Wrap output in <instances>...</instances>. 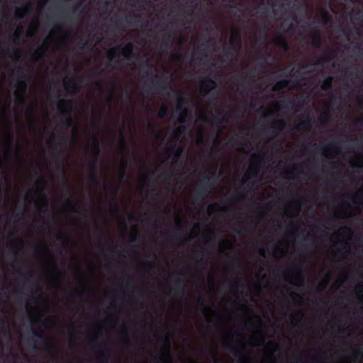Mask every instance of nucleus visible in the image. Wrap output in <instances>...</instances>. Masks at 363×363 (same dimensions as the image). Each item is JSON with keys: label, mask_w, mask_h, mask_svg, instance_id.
Listing matches in <instances>:
<instances>
[{"label": "nucleus", "mask_w": 363, "mask_h": 363, "mask_svg": "<svg viewBox=\"0 0 363 363\" xmlns=\"http://www.w3.org/2000/svg\"><path fill=\"white\" fill-rule=\"evenodd\" d=\"M57 108L60 114L65 118L64 123L65 126L67 128L74 126V129L77 130V126L74 123L71 116L72 112V101L61 99L57 101Z\"/></svg>", "instance_id": "nucleus-1"}, {"label": "nucleus", "mask_w": 363, "mask_h": 363, "mask_svg": "<svg viewBox=\"0 0 363 363\" xmlns=\"http://www.w3.org/2000/svg\"><path fill=\"white\" fill-rule=\"evenodd\" d=\"M211 177L208 175H205L202 179L200 185L196 189V194L194 198L195 203L201 204V201H203L205 196L209 193L210 183Z\"/></svg>", "instance_id": "nucleus-2"}, {"label": "nucleus", "mask_w": 363, "mask_h": 363, "mask_svg": "<svg viewBox=\"0 0 363 363\" xmlns=\"http://www.w3.org/2000/svg\"><path fill=\"white\" fill-rule=\"evenodd\" d=\"M188 103L187 98L184 95V93L178 91V104L176 108V111L173 113V116H176L178 114L180 116L179 119V123H184V119L186 118L189 111L184 106V105Z\"/></svg>", "instance_id": "nucleus-3"}, {"label": "nucleus", "mask_w": 363, "mask_h": 363, "mask_svg": "<svg viewBox=\"0 0 363 363\" xmlns=\"http://www.w3.org/2000/svg\"><path fill=\"white\" fill-rule=\"evenodd\" d=\"M20 77L21 79H18L17 82L18 89L15 91L16 96V102L18 105H25L26 100L24 98V94L26 91L27 83L23 79L26 78V74L22 72Z\"/></svg>", "instance_id": "nucleus-4"}, {"label": "nucleus", "mask_w": 363, "mask_h": 363, "mask_svg": "<svg viewBox=\"0 0 363 363\" xmlns=\"http://www.w3.org/2000/svg\"><path fill=\"white\" fill-rule=\"evenodd\" d=\"M223 347L234 356L239 357L241 363H248V357L244 354L242 350L236 347L233 343L227 342L224 344Z\"/></svg>", "instance_id": "nucleus-5"}, {"label": "nucleus", "mask_w": 363, "mask_h": 363, "mask_svg": "<svg viewBox=\"0 0 363 363\" xmlns=\"http://www.w3.org/2000/svg\"><path fill=\"white\" fill-rule=\"evenodd\" d=\"M217 88V82L215 79L211 78H206L203 80L201 84V93L203 95H206L210 94L211 90H213Z\"/></svg>", "instance_id": "nucleus-6"}, {"label": "nucleus", "mask_w": 363, "mask_h": 363, "mask_svg": "<svg viewBox=\"0 0 363 363\" xmlns=\"http://www.w3.org/2000/svg\"><path fill=\"white\" fill-rule=\"evenodd\" d=\"M83 82V79L79 77H73L68 82H65V87L67 91L74 94L77 90V85Z\"/></svg>", "instance_id": "nucleus-7"}, {"label": "nucleus", "mask_w": 363, "mask_h": 363, "mask_svg": "<svg viewBox=\"0 0 363 363\" xmlns=\"http://www.w3.org/2000/svg\"><path fill=\"white\" fill-rule=\"evenodd\" d=\"M230 42L232 46L224 49V52L226 56L231 55V50L237 52L235 46L240 45V35L238 31H236L235 35L230 38Z\"/></svg>", "instance_id": "nucleus-8"}, {"label": "nucleus", "mask_w": 363, "mask_h": 363, "mask_svg": "<svg viewBox=\"0 0 363 363\" xmlns=\"http://www.w3.org/2000/svg\"><path fill=\"white\" fill-rule=\"evenodd\" d=\"M39 320H33L31 321V326L33 329V336L39 340H44V333L41 328L39 326Z\"/></svg>", "instance_id": "nucleus-9"}, {"label": "nucleus", "mask_w": 363, "mask_h": 363, "mask_svg": "<svg viewBox=\"0 0 363 363\" xmlns=\"http://www.w3.org/2000/svg\"><path fill=\"white\" fill-rule=\"evenodd\" d=\"M170 82H172L171 77H166L165 80L163 82H152V88H153L155 91H157L159 93H166L168 88L165 86H163V84H166Z\"/></svg>", "instance_id": "nucleus-10"}, {"label": "nucleus", "mask_w": 363, "mask_h": 363, "mask_svg": "<svg viewBox=\"0 0 363 363\" xmlns=\"http://www.w3.org/2000/svg\"><path fill=\"white\" fill-rule=\"evenodd\" d=\"M134 46L131 43H127L122 48V55L127 60H132L134 57H136L135 54L133 52Z\"/></svg>", "instance_id": "nucleus-11"}, {"label": "nucleus", "mask_w": 363, "mask_h": 363, "mask_svg": "<svg viewBox=\"0 0 363 363\" xmlns=\"http://www.w3.org/2000/svg\"><path fill=\"white\" fill-rule=\"evenodd\" d=\"M89 180L96 184H99L97 177V160H94L89 164Z\"/></svg>", "instance_id": "nucleus-12"}, {"label": "nucleus", "mask_w": 363, "mask_h": 363, "mask_svg": "<svg viewBox=\"0 0 363 363\" xmlns=\"http://www.w3.org/2000/svg\"><path fill=\"white\" fill-rule=\"evenodd\" d=\"M320 150L325 155L339 154L340 147L335 143H331L328 145H323Z\"/></svg>", "instance_id": "nucleus-13"}, {"label": "nucleus", "mask_w": 363, "mask_h": 363, "mask_svg": "<svg viewBox=\"0 0 363 363\" xmlns=\"http://www.w3.org/2000/svg\"><path fill=\"white\" fill-rule=\"evenodd\" d=\"M258 169L257 166L252 164L242 179L243 183L248 182L251 179L257 177Z\"/></svg>", "instance_id": "nucleus-14"}, {"label": "nucleus", "mask_w": 363, "mask_h": 363, "mask_svg": "<svg viewBox=\"0 0 363 363\" xmlns=\"http://www.w3.org/2000/svg\"><path fill=\"white\" fill-rule=\"evenodd\" d=\"M312 46L315 49H320L322 47V38L319 31H315L312 35Z\"/></svg>", "instance_id": "nucleus-15"}, {"label": "nucleus", "mask_w": 363, "mask_h": 363, "mask_svg": "<svg viewBox=\"0 0 363 363\" xmlns=\"http://www.w3.org/2000/svg\"><path fill=\"white\" fill-rule=\"evenodd\" d=\"M184 281L182 279H177L173 284L172 290L177 295H184Z\"/></svg>", "instance_id": "nucleus-16"}, {"label": "nucleus", "mask_w": 363, "mask_h": 363, "mask_svg": "<svg viewBox=\"0 0 363 363\" xmlns=\"http://www.w3.org/2000/svg\"><path fill=\"white\" fill-rule=\"evenodd\" d=\"M334 57L333 52H328L321 55L317 60V64H323L330 62Z\"/></svg>", "instance_id": "nucleus-17"}, {"label": "nucleus", "mask_w": 363, "mask_h": 363, "mask_svg": "<svg viewBox=\"0 0 363 363\" xmlns=\"http://www.w3.org/2000/svg\"><path fill=\"white\" fill-rule=\"evenodd\" d=\"M44 179L42 177H40V178L35 182V184L38 187V191L41 194L43 199L47 202L48 201V196L43 193L44 190Z\"/></svg>", "instance_id": "nucleus-18"}, {"label": "nucleus", "mask_w": 363, "mask_h": 363, "mask_svg": "<svg viewBox=\"0 0 363 363\" xmlns=\"http://www.w3.org/2000/svg\"><path fill=\"white\" fill-rule=\"evenodd\" d=\"M229 117V116H227L226 114H224L223 111H219L218 115L215 117V121L219 125L226 123L228 121Z\"/></svg>", "instance_id": "nucleus-19"}, {"label": "nucleus", "mask_w": 363, "mask_h": 363, "mask_svg": "<svg viewBox=\"0 0 363 363\" xmlns=\"http://www.w3.org/2000/svg\"><path fill=\"white\" fill-rule=\"evenodd\" d=\"M57 239L60 241H64L67 247H72L74 245L73 242L67 238V234L65 232H60L57 235Z\"/></svg>", "instance_id": "nucleus-20"}, {"label": "nucleus", "mask_w": 363, "mask_h": 363, "mask_svg": "<svg viewBox=\"0 0 363 363\" xmlns=\"http://www.w3.org/2000/svg\"><path fill=\"white\" fill-rule=\"evenodd\" d=\"M333 83V77L331 76H329L326 77L323 82V84L321 86V88L323 90L327 91L332 89Z\"/></svg>", "instance_id": "nucleus-21"}, {"label": "nucleus", "mask_w": 363, "mask_h": 363, "mask_svg": "<svg viewBox=\"0 0 363 363\" xmlns=\"http://www.w3.org/2000/svg\"><path fill=\"white\" fill-rule=\"evenodd\" d=\"M174 36L172 34L168 35V38L166 40H163L161 44L162 48L172 49L173 45Z\"/></svg>", "instance_id": "nucleus-22"}, {"label": "nucleus", "mask_w": 363, "mask_h": 363, "mask_svg": "<svg viewBox=\"0 0 363 363\" xmlns=\"http://www.w3.org/2000/svg\"><path fill=\"white\" fill-rule=\"evenodd\" d=\"M93 150L96 157H97L100 153V145L98 135L96 134H95L93 137Z\"/></svg>", "instance_id": "nucleus-23"}, {"label": "nucleus", "mask_w": 363, "mask_h": 363, "mask_svg": "<svg viewBox=\"0 0 363 363\" xmlns=\"http://www.w3.org/2000/svg\"><path fill=\"white\" fill-rule=\"evenodd\" d=\"M184 152V148L182 146H178L177 148L174 149L172 147L168 148V153H174L176 157H180L182 155Z\"/></svg>", "instance_id": "nucleus-24"}, {"label": "nucleus", "mask_w": 363, "mask_h": 363, "mask_svg": "<svg viewBox=\"0 0 363 363\" xmlns=\"http://www.w3.org/2000/svg\"><path fill=\"white\" fill-rule=\"evenodd\" d=\"M290 81L289 79H284L276 83L273 86L274 91H281L283 86H287L289 84Z\"/></svg>", "instance_id": "nucleus-25"}, {"label": "nucleus", "mask_w": 363, "mask_h": 363, "mask_svg": "<svg viewBox=\"0 0 363 363\" xmlns=\"http://www.w3.org/2000/svg\"><path fill=\"white\" fill-rule=\"evenodd\" d=\"M275 43L277 45H278L281 48H284V50H288L289 48V43H287L286 39L282 36L278 37L275 40Z\"/></svg>", "instance_id": "nucleus-26"}, {"label": "nucleus", "mask_w": 363, "mask_h": 363, "mask_svg": "<svg viewBox=\"0 0 363 363\" xmlns=\"http://www.w3.org/2000/svg\"><path fill=\"white\" fill-rule=\"evenodd\" d=\"M67 204L69 211L78 213L77 206L71 199H68L67 200ZM79 213L86 216V213L84 211L79 212Z\"/></svg>", "instance_id": "nucleus-27"}, {"label": "nucleus", "mask_w": 363, "mask_h": 363, "mask_svg": "<svg viewBox=\"0 0 363 363\" xmlns=\"http://www.w3.org/2000/svg\"><path fill=\"white\" fill-rule=\"evenodd\" d=\"M357 67L354 65H352L350 67V69L347 70L345 72V76L350 79H352L354 77H357Z\"/></svg>", "instance_id": "nucleus-28"}, {"label": "nucleus", "mask_w": 363, "mask_h": 363, "mask_svg": "<svg viewBox=\"0 0 363 363\" xmlns=\"http://www.w3.org/2000/svg\"><path fill=\"white\" fill-rule=\"evenodd\" d=\"M311 127V119H308V120H306V121H301L296 128L297 129H306V128H310Z\"/></svg>", "instance_id": "nucleus-29"}, {"label": "nucleus", "mask_w": 363, "mask_h": 363, "mask_svg": "<svg viewBox=\"0 0 363 363\" xmlns=\"http://www.w3.org/2000/svg\"><path fill=\"white\" fill-rule=\"evenodd\" d=\"M286 126V123L283 120H279L276 121L273 125L274 129H277L279 130H283Z\"/></svg>", "instance_id": "nucleus-30"}, {"label": "nucleus", "mask_w": 363, "mask_h": 363, "mask_svg": "<svg viewBox=\"0 0 363 363\" xmlns=\"http://www.w3.org/2000/svg\"><path fill=\"white\" fill-rule=\"evenodd\" d=\"M219 247L221 250H228L231 249L232 244L228 240H224L220 242Z\"/></svg>", "instance_id": "nucleus-31"}, {"label": "nucleus", "mask_w": 363, "mask_h": 363, "mask_svg": "<svg viewBox=\"0 0 363 363\" xmlns=\"http://www.w3.org/2000/svg\"><path fill=\"white\" fill-rule=\"evenodd\" d=\"M35 251L38 253L50 254V250L48 247L44 244H40L38 246H37L35 247Z\"/></svg>", "instance_id": "nucleus-32"}, {"label": "nucleus", "mask_w": 363, "mask_h": 363, "mask_svg": "<svg viewBox=\"0 0 363 363\" xmlns=\"http://www.w3.org/2000/svg\"><path fill=\"white\" fill-rule=\"evenodd\" d=\"M47 50V45H42L40 46H39L36 51H35V55H38V57H43L44 56V54L45 52Z\"/></svg>", "instance_id": "nucleus-33"}, {"label": "nucleus", "mask_w": 363, "mask_h": 363, "mask_svg": "<svg viewBox=\"0 0 363 363\" xmlns=\"http://www.w3.org/2000/svg\"><path fill=\"white\" fill-rule=\"evenodd\" d=\"M127 167H128L127 161L123 160L122 163H121L122 172H121V174L120 175V180L121 181H123L125 177V172H126Z\"/></svg>", "instance_id": "nucleus-34"}, {"label": "nucleus", "mask_w": 363, "mask_h": 363, "mask_svg": "<svg viewBox=\"0 0 363 363\" xmlns=\"http://www.w3.org/2000/svg\"><path fill=\"white\" fill-rule=\"evenodd\" d=\"M11 138H12V135L10 133V132L8 131L7 134H6V145H7V147L6 149V156H9V147L11 145Z\"/></svg>", "instance_id": "nucleus-35"}, {"label": "nucleus", "mask_w": 363, "mask_h": 363, "mask_svg": "<svg viewBox=\"0 0 363 363\" xmlns=\"http://www.w3.org/2000/svg\"><path fill=\"white\" fill-rule=\"evenodd\" d=\"M167 114V108L164 106H162L158 111L157 116L160 118H164Z\"/></svg>", "instance_id": "nucleus-36"}, {"label": "nucleus", "mask_w": 363, "mask_h": 363, "mask_svg": "<svg viewBox=\"0 0 363 363\" xmlns=\"http://www.w3.org/2000/svg\"><path fill=\"white\" fill-rule=\"evenodd\" d=\"M304 100H295L291 99L289 101V105L291 106L301 107L303 104Z\"/></svg>", "instance_id": "nucleus-37"}, {"label": "nucleus", "mask_w": 363, "mask_h": 363, "mask_svg": "<svg viewBox=\"0 0 363 363\" xmlns=\"http://www.w3.org/2000/svg\"><path fill=\"white\" fill-rule=\"evenodd\" d=\"M110 209L114 213H118L119 207L116 200H113L110 203Z\"/></svg>", "instance_id": "nucleus-38"}, {"label": "nucleus", "mask_w": 363, "mask_h": 363, "mask_svg": "<svg viewBox=\"0 0 363 363\" xmlns=\"http://www.w3.org/2000/svg\"><path fill=\"white\" fill-rule=\"evenodd\" d=\"M269 56V53H260L257 55V58L258 60H262L264 61V65H263V67H265L266 65H268L267 60Z\"/></svg>", "instance_id": "nucleus-39"}, {"label": "nucleus", "mask_w": 363, "mask_h": 363, "mask_svg": "<svg viewBox=\"0 0 363 363\" xmlns=\"http://www.w3.org/2000/svg\"><path fill=\"white\" fill-rule=\"evenodd\" d=\"M97 354H98V357L99 358V359L102 362H106L107 360H108V357H107V355L105 352H104L103 351H99L97 352Z\"/></svg>", "instance_id": "nucleus-40"}, {"label": "nucleus", "mask_w": 363, "mask_h": 363, "mask_svg": "<svg viewBox=\"0 0 363 363\" xmlns=\"http://www.w3.org/2000/svg\"><path fill=\"white\" fill-rule=\"evenodd\" d=\"M68 335L71 340H75L77 337V333L73 328H69Z\"/></svg>", "instance_id": "nucleus-41"}, {"label": "nucleus", "mask_w": 363, "mask_h": 363, "mask_svg": "<svg viewBox=\"0 0 363 363\" xmlns=\"http://www.w3.org/2000/svg\"><path fill=\"white\" fill-rule=\"evenodd\" d=\"M52 157H53V160H54L55 164L57 165V167L58 168H60V162L59 160L60 154L58 152H55L52 155Z\"/></svg>", "instance_id": "nucleus-42"}, {"label": "nucleus", "mask_w": 363, "mask_h": 363, "mask_svg": "<svg viewBox=\"0 0 363 363\" xmlns=\"http://www.w3.org/2000/svg\"><path fill=\"white\" fill-rule=\"evenodd\" d=\"M184 130V128L179 127L177 130L174 131V138L176 140H179V138H180V135L183 132Z\"/></svg>", "instance_id": "nucleus-43"}, {"label": "nucleus", "mask_w": 363, "mask_h": 363, "mask_svg": "<svg viewBox=\"0 0 363 363\" xmlns=\"http://www.w3.org/2000/svg\"><path fill=\"white\" fill-rule=\"evenodd\" d=\"M121 48L120 46H118L116 48H114L112 50H111L110 52H108V57L110 60H112L113 56L115 55L116 54V52L119 50Z\"/></svg>", "instance_id": "nucleus-44"}, {"label": "nucleus", "mask_w": 363, "mask_h": 363, "mask_svg": "<svg viewBox=\"0 0 363 363\" xmlns=\"http://www.w3.org/2000/svg\"><path fill=\"white\" fill-rule=\"evenodd\" d=\"M22 30H22V28H21L18 29L17 30H16V31L14 32V33H13V39H14L15 40H18L20 39V38H21V33H22Z\"/></svg>", "instance_id": "nucleus-45"}, {"label": "nucleus", "mask_w": 363, "mask_h": 363, "mask_svg": "<svg viewBox=\"0 0 363 363\" xmlns=\"http://www.w3.org/2000/svg\"><path fill=\"white\" fill-rule=\"evenodd\" d=\"M120 143H121V145L122 146V147L123 149H126V147H127V144H126V140L125 139V137L123 135V133H121V140H120Z\"/></svg>", "instance_id": "nucleus-46"}, {"label": "nucleus", "mask_w": 363, "mask_h": 363, "mask_svg": "<svg viewBox=\"0 0 363 363\" xmlns=\"http://www.w3.org/2000/svg\"><path fill=\"white\" fill-rule=\"evenodd\" d=\"M210 48V45L208 44H201L199 47V51L201 53L205 52Z\"/></svg>", "instance_id": "nucleus-47"}, {"label": "nucleus", "mask_w": 363, "mask_h": 363, "mask_svg": "<svg viewBox=\"0 0 363 363\" xmlns=\"http://www.w3.org/2000/svg\"><path fill=\"white\" fill-rule=\"evenodd\" d=\"M140 240V238L137 234H134L130 236L129 241L131 242H138Z\"/></svg>", "instance_id": "nucleus-48"}, {"label": "nucleus", "mask_w": 363, "mask_h": 363, "mask_svg": "<svg viewBox=\"0 0 363 363\" xmlns=\"http://www.w3.org/2000/svg\"><path fill=\"white\" fill-rule=\"evenodd\" d=\"M243 198V195L242 194H240L239 193H236L233 195V196L230 199H228V201H235V200H238L239 199H242Z\"/></svg>", "instance_id": "nucleus-49"}, {"label": "nucleus", "mask_w": 363, "mask_h": 363, "mask_svg": "<svg viewBox=\"0 0 363 363\" xmlns=\"http://www.w3.org/2000/svg\"><path fill=\"white\" fill-rule=\"evenodd\" d=\"M239 283L238 281L232 282L229 284V287L232 291L238 289Z\"/></svg>", "instance_id": "nucleus-50"}, {"label": "nucleus", "mask_w": 363, "mask_h": 363, "mask_svg": "<svg viewBox=\"0 0 363 363\" xmlns=\"http://www.w3.org/2000/svg\"><path fill=\"white\" fill-rule=\"evenodd\" d=\"M303 317V313L300 311L296 312L292 315V318L294 320H299L301 318Z\"/></svg>", "instance_id": "nucleus-51"}, {"label": "nucleus", "mask_w": 363, "mask_h": 363, "mask_svg": "<svg viewBox=\"0 0 363 363\" xmlns=\"http://www.w3.org/2000/svg\"><path fill=\"white\" fill-rule=\"evenodd\" d=\"M292 271H295L298 274H301L303 272L302 268H301L300 267H298V266H295L293 269L289 270L287 272V273H289V272H292Z\"/></svg>", "instance_id": "nucleus-52"}, {"label": "nucleus", "mask_w": 363, "mask_h": 363, "mask_svg": "<svg viewBox=\"0 0 363 363\" xmlns=\"http://www.w3.org/2000/svg\"><path fill=\"white\" fill-rule=\"evenodd\" d=\"M15 16L17 19H23L25 17V15L19 10L16 11Z\"/></svg>", "instance_id": "nucleus-53"}, {"label": "nucleus", "mask_w": 363, "mask_h": 363, "mask_svg": "<svg viewBox=\"0 0 363 363\" xmlns=\"http://www.w3.org/2000/svg\"><path fill=\"white\" fill-rule=\"evenodd\" d=\"M230 264L233 266H236L238 268H239L240 269H241V265H240V263L239 262V261H238L237 259H232L231 261H230Z\"/></svg>", "instance_id": "nucleus-54"}, {"label": "nucleus", "mask_w": 363, "mask_h": 363, "mask_svg": "<svg viewBox=\"0 0 363 363\" xmlns=\"http://www.w3.org/2000/svg\"><path fill=\"white\" fill-rule=\"evenodd\" d=\"M13 54L16 60H18L21 56V50L17 48L14 50Z\"/></svg>", "instance_id": "nucleus-55"}, {"label": "nucleus", "mask_w": 363, "mask_h": 363, "mask_svg": "<svg viewBox=\"0 0 363 363\" xmlns=\"http://www.w3.org/2000/svg\"><path fill=\"white\" fill-rule=\"evenodd\" d=\"M354 354L356 357H359L362 358V357H363V352H362V350L359 349V350H357L354 351Z\"/></svg>", "instance_id": "nucleus-56"}, {"label": "nucleus", "mask_w": 363, "mask_h": 363, "mask_svg": "<svg viewBox=\"0 0 363 363\" xmlns=\"http://www.w3.org/2000/svg\"><path fill=\"white\" fill-rule=\"evenodd\" d=\"M327 285H328V281L326 280H324L320 283L319 289L320 290H323L326 288Z\"/></svg>", "instance_id": "nucleus-57"}, {"label": "nucleus", "mask_w": 363, "mask_h": 363, "mask_svg": "<svg viewBox=\"0 0 363 363\" xmlns=\"http://www.w3.org/2000/svg\"><path fill=\"white\" fill-rule=\"evenodd\" d=\"M163 174L164 176V179H165L166 181L172 180V174H170V173H169L167 172H164Z\"/></svg>", "instance_id": "nucleus-58"}, {"label": "nucleus", "mask_w": 363, "mask_h": 363, "mask_svg": "<svg viewBox=\"0 0 363 363\" xmlns=\"http://www.w3.org/2000/svg\"><path fill=\"white\" fill-rule=\"evenodd\" d=\"M123 94L129 99H130L132 98V92L128 89H125V91H123Z\"/></svg>", "instance_id": "nucleus-59"}, {"label": "nucleus", "mask_w": 363, "mask_h": 363, "mask_svg": "<svg viewBox=\"0 0 363 363\" xmlns=\"http://www.w3.org/2000/svg\"><path fill=\"white\" fill-rule=\"evenodd\" d=\"M86 44H87V40H80V42L79 43L80 49L83 50L84 46Z\"/></svg>", "instance_id": "nucleus-60"}, {"label": "nucleus", "mask_w": 363, "mask_h": 363, "mask_svg": "<svg viewBox=\"0 0 363 363\" xmlns=\"http://www.w3.org/2000/svg\"><path fill=\"white\" fill-rule=\"evenodd\" d=\"M132 18H138V16L135 13H133L130 16H125V20L127 22H130V20L132 19Z\"/></svg>", "instance_id": "nucleus-61"}, {"label": "nucleus", "mask_w": 363, "mask_h": 363, "mask_svg": "<svg viewBox=\"0 0 363 363\" xmlns=\"http://www.w3.org/2000/svg\"><path fill=\"white\" fill-rule=\"evenodd\" d=\"M255 156L260 158L262 160H264L267 158L266 154L257 153V154L255 155Z\"/></svg>", "instance_id": "nucleus-62"}, {"label": "nucleus", "mask_w": 363, "mask_h": 363, "mask_svg": "<svg viewBox=\"0 0 363 363\" xmlns=\"http://www.w3.org/2000/svg\"><path fill=\"white\" fill-rule=\"evenodd\" d=\"M182 55L181 53L174 54V58L175 60L180 61L182 60Z\"/></svg>", "instance_id": "nucleus-63"}, {"label": "nucleus", "mask_w": 363, "mask_h": 363, "mask_svg": "<svg viewBox=\"0 0 363 363\" xmlns=\"http://www.w3.org/2000/svg\"><path fill=\"white\" fill-rule=\"evenodd\" d=\"M95 86H96L97 89L103 90V84H102V83L101 82H95Z\"/></svg>", "instance_id": "nucleus-64"}]
</instances>
